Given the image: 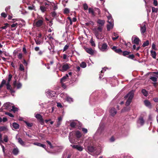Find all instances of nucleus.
Here are the masks:
<instances>
[{
    "mask_svg": "<svg viewBox=\"0 0 158 158\" xmlns=\"http://www.w3.org/2000/svg\"><path fill=\"white\" fill-rule=\"evenodd\" d=\"M102 28L101 26H98L97 28L93 29L94 33L97 39H102L103 37L102 35Z\"/></svg>",
    "mask_w": 158,
    "mask_h": 158,
    "instance_id": "1",
    "label": "nucleus"
},
{
    "mask_svg": "<svg viewBox=\"0 0 158 158\" xmlns=\"http://www.w3.org/2000/svg\"><path fill=\"white\" fill-rule=\"evenodd\" d=\"M44 24V19L42 17L38 18L35 20L34 24L35 26L37 27H40L43 25Z\"/></svg>",
    "mask_w": 158,
    "mask_h": 158,
    "instance_id": "2",
    "label": "nucleus"
},
{
    "mask_svg": "<svg viewBox=\"0 0 158 158\" xmlns=\"http://www.w3.org/2000/svg\"><path fill=\"white\" fill-rule=\"evenodd\" d=\"M134 96V93L133 91L130 92L127 95L124 97V98L128 99L126 102V105L127 106H129L131 103L132 100Z\"/></svg>",
    "mask_w": 158,
    "mask_h": 158,
    "instance_id": "3",
    "label": "nucleus"
},
{
    "mask_svg": "<svg viewBox=\"0 0 158 158\" xmlns=\"http://www.w3.org/2000/svg\"><path fill=\"white\" fill-rule=\"evenodd\" d=\"M99 48L101 51L106 52L109 49V47L106 43H104L100 44L99 45Z\"/></svg>",
    "mask_w": 158,
    "mask_h": 158,
    "instance_id": "4",
    "label": "nucleus"
},
{
    "mask_svg": "<svg viewBox=\"0 0 158 158\" xmlns=\"http://www.w3.org/2000/svg\"><path fill=\"white\" fill-rule=\"evenodd\" d=\"M69 65V64L67 63H64L62 65H60L58 67V69L62 72L65 71L70 68Z\"/></svg>",
    "mask_w": 158,
    "mask_h": 158,
    "instance_id": "5",
    "label": "nucleus"
},
{
    "mask_svg": "<svg viewBox=\"0 0 158 158\" xmlns=\"http://www.w3.org/2000/svg\"><path fill=\"white\" fill-rule=\"evenodd\" d=\"M13 86L14 89L16 88L17 89H18L21 88L22 84L19 82L17 81H15L13 82Z\"/></svg>",
    "mask_w": 158,
    "mask_h": 158,
    "instance_id": "6",
    "label": "nucleus"
},
{
    "mask_svg": "<svg viewBox=\"0 0 158 158\" xmlns=\"http://www.w3.org/2000/svg\"><path fill=\"white\" fill-rule=\"evenodd\" d=\"M132 43L136 45L139 44V41H140L139 39L135 35L133 36L131 38Z\"/></svg>",
    "mask_w": 158,
    "mask_h": 158,
    "instance_id": "7",
    "label": "nucleus"
},
{
    "mask_svg": "<svg viewBox=\"0 0 158 158\" xmlns=\"http://www.w3.org/2000/svg\"><path fill=\"white\" fill-rule=\"evenodd\" d=\"M146 23L145 22L143 23L142 24H140V31L141 33L142 34H143L146 32Z\"/></svg>",
    "mask_w": 158,
    "mask_h": 158,
    "instance_id": "8",
    "label": "nucleus"
},
{
    "mask_svg": "<svg viewBox=\"0 0 158 158\" xmlns=\"http://www.w3.org/2000/svg\"><path fill=\"white\" fill-rule=\"evenodd\" d=\"M86 149V151L89 153L93 152L96 150V148L92 146H89L87 147Z\"/></svg>",
    "mask_w": 158,
    "mask_h": 158,
    "instance_id": "9",
    "label": "nucleus"
},
{
    "mask_svg": "<svg viewBox=\"0 0 158 158\" xmlns=\"http://www.w3.org/2000/svg\"><path fill=\"white\" fill-rule=\"evenodd\" d=\"M104 125L102 123H100L99 127H98L97 132L101 134L103 131Z\"/></svg>",
    "mask_w": 158,
    "mask_h": 158,
    "instance_id": "10",
    "label": "nucleus"
},
{
    "mask_svg": "<svg viewBox=\"0 0 158 158\" xmlns=\"http://www.w3.org/2000/svg\"><path fill=\"white\" fill-rule=\"evenodd\" d=\"M35 117L41 123L43 124L44 123V121L42 116L39 114H35Z\"/></svg>",
    "mask_w": 158,
    "mask_h": 158,
    "instance_id": "11",
    "label": "nucleus"
},
{
    "mask_svg": "<svg viewBox=\"0 0 158 158\" xmlns=\"http://www.w3.org/2000/svg\"><path fill=\"white\" fill-rule=\"evenodd\" d=\"M84 48L87 52L91 55H93L94 51L91 48L85 47Z\"/></svg>",
    "mask_w": 158,
    "mask_h": 158,
    "instance_id": "12",
    "label": "nucleus"
},
{
    "mask_svg": "<svg viewBox=\"0 0 158 158\" xmlns=\"http://www.w3.org/2000/svg\"><path fill=\"white\" fill-rule=\"evenodd\" d=\"M138 125L140 126L143 125L144 123V121L142 117H140L137 122Z\"/></svg>",
    "mask_w": 158,
    "mask_h": 158,
    "instance_id": "13",
    "label": "nucleus"
},
{
    "mask_svg": "<svg viewBox=\"0 0 158 158\" xmlns=\"http://www.w3.org/2000/svg\"><path fill=\"white\" fill-rule=\"evenodd\" d=\"M71 146H72L73 148L76 149L80 151H81L83 150V148L80 145H71Z\"/></svg>",
    "mask_w": 158,
    "mask_h": 158,
    "instance_id": "14",
    "label": "nucleus"
},
{
    "mask_svg": "<svg viewBox=\"0 0 158 158\" xmlns=\"http://www.w3.org/2000/svg\"><path fill=\"white\" fill-rule=\"evenodd\" d=\"M63 117L60 116L58 118L57 121V124L56 127H59L61 124V122L62 120Z\"/></svg>",
    "mask_w": 158,
    "mask_h": 158,
    "instance_id": "15",
    "label": "nucleus"
},
{
    "mask_svg": "<svg viewBox=\"0 0 158 158\" xmlns=\"http://www.w3.org/2000/svg\"><path fill=\"white\" fill-rule=\"evenodd\" d=\"M6 88L7 89L9 90L11 94H12L13 93H14L15 91L12 88L11 86L10 85L9 82H7L6 84Z\"/></svg>",
    "mask_w": 158,
    "mask_h": 158,
    "instance_id": "16",
    "label": "nucleus"
},
{
    "mask_svg": "<svg viewBox=\"0 0 158 158\" xmlns=\"http://www.w3.org/2000/svg\"><path fill=\"white\" fill-rule=\"evenodd\" d=\"M12 106H13L12 104L8 102L5 103L4 104L3 106L4 107V109H8L10 108V107H12Z\"/></svg>",
    "mask_w": 158,
    "mask_h": 158,
    "instance_id": "17",
    "label": "nucleus"
},
{
    "mask_svg": "<svg viewBox=\"0 0 158 158\" xmlns=\"http://www.w3.org/2000/svg\"><path fill=\"white\" fill-rule=\"evenodd\" d=\"M145 105L149 108H151V105L150 102L148 100H145L144 101Z\"/></svg>",
    "mask_w": 158,
    "mask_h": 158,
    "instance_id": "18",
    "label": "nucleus"
},
{
    "mask_svg": "<svg viewBox=\"0 0 158 158\" xmlns=\"http://www.w3.org/2000/svg\"><path fill=\"white\" fill-rule=\"evenodd\" d=\"M97 23L99 25L98 26H101L102 28L105 23V21L103 20L98 19L97 21Z\"/></svg>",
    "mask_w": 158,
    "mask_h": 158,
    "instance_id": "19",
    "label": "nucleus"
},
{
    "mask_svg": "<svg viewBox=\"0 0 158 158\" xmlns=\"http://www.w3.org/2000/svg\"><path fill=\"white\" fill-rule=\"evenodd\" d=\"M18 142L22 146L24 147L26 146L25 145V143L23 141L21 138H18Z\"/></svg>",
    "mask_w": 158,
    "mask_h": 158,
    "instance_id": "20",
    "label": "nucleus"
},
{
    "mask_svg": "<svg viewBox=\"0 0 158 158\" xmlns=\"http://www.w3.org/2000/svg\"><path fill=\"white\" fill-rule=\"evenodd\" d=\"M89 13V14H91L93 16H95V12L92 8H89L88 9Z\"/></svg>",
    "mask_w": 158,
    "mask_h": 158,
    "instance_id": "21",
    "label": "nucleus"
},
{
    "mask_svg": "<svg viewBox=\"0 0 158 158\" xmlns=\"http://www.w3.org/2000/svg\"><path fill=\"white\" fill-rule=\"evenodd\" d=\"M110 113L112 116H114L116 114L117 112L116 110L114 108H111L110 111Z\"/></svg>",
    "mask_w": 158,
    "mask_h": 158,
    "instance_id": "22",
    "label": "nucleus"
},
{
    "mask_svg": "<svg viewBox=\"0 0 158 158\" xmlns=\"http://www.w3.org/2000/svg\"><path fill=\"white\" fill-rule=\"evenodd\" d=\"M12 152L15 155H17L19 152V150L17 147L15 148L13 150Z\"/></svg>",
    "mask_w": 158,
    "mask_h": 158,
    "instance_id": "23",
    "label": "nucleus"
},
{
    "mask_svg": "<svg viewBox=\"0 0 158 158\" xmlns=\"http://www.w3.org/2000/svg\"><path fill=\"white\" fill-rule=\"evenodd\" d=\"M68 77V74H66L65 76H64L60 80V82L62 83L65 82L66 81V80L67 78Z\"/></svg>",
    "mask_w": 158,
    "mask_h": 158,
    "instance_id": "24",
    "label": "nucleus"
},
{
    "mask_svg": "<svg viewBox=\"0 0 158 158\" xmlns=\"http://www.w3.org/2000/svg\"><path fill=\"white\" fill-rule=\"evenodd\" d=\"M114 26L113 24L109 23L107 25V28L108 31H110L111 29H112L113 28Z\"/></svg>",
    "mask_w": 158,
    "mask_h": 158,
    "instance_id": "25",
    "label": "nucleus"
},
{
    "mask_svg": "<svg viewBox=\"0 0 158 158\" xmlns=\"http://www.w3.org/2000/svg\"><path fill=\"white\" fill-rule=\"evenodd\" d=\"M12 127L13 129V128L15 129H17L19 128V125L16 123H14L13 124Z\"/></svg>",
    "mask_w": 158,
    "mask_h": 158,
    "instance_id": "26",
    "label": "nucleus"
},
{
    "mask_svg": "<svg viewBox=\"0 0 158 158\" xmlns=\"http://www.w3.org/2000/svg\"><path fill=\"white\" fill-rule=\"evenodd\" d=\"M34 145L40 146L41 147L44 148L45 149L46 146L44 144H42L40 143H34Z\"/></svg>",
    "mask_w": 158,
    "mask_h": 158,
    "instance_id": "27",
    "label": "nucleus"
},
{
    "mask_svg": "<svg viewBox=\"0 0 158 158\" xmlns=\"http://www.w3.org/2000/svg\"><path fill=\"white\" fill-rule=\"evenodd\" d=\"M150 52L152 57L154 59H156V52L155 51H153L152 50H151L150 51Z\"/></svg>",
    "mask_w": 158,
    "mask_h": 158,
    "instance_id": "28",
    "label": "nucleus"
},
{
    "mask_svg": "<svg viewBox=\"0 0 158 158\" xmlns=\"http://www.w3.org/2000/svg\"><path fill=\"white\" fill-rule=\"evenodd\" d=\"M74 134H75L76 136L78 138H80L81 136V133L79 131H76L74 132Z\"/></svg>",
    "mask_w": 158,
    "mask_h": 158,
    "instance_id": "29",
    "label": "nucleus"
},
{
    "mask_svg": "<svg viewBox=\"0 0 158 158\" xmlns=\"http://www.w3.org/2000/svg\"><path fill=\"white\" fill-rule=\"evenodd\" d=\"M47 8V7H45L44 6H42L40 7V9L42 12H44L45 11Z\"/></svg>",
    "mask_w": 158,
    "mask_h": 158,
    "instance_id": "30",
    "label": "nucleus"
},
{
    "mask_svg": "<svg viewBox=\"0 0 158 158\" xmlns=\"http://www.w3.org/2000/svg\"><path fill=\"white\" fill-rule=\"evenodd\" d=\"M60 96L62 98L66 99L68 95L66 94L62 93L60 94Z\"/></svg>",
    "mask_w": 158,
    "mask_h": 158,
    "instance_id": "31",
    "label": "nucleus"
},
{
    "mask_svg": "<svg viewBox=\"0 0 158 158\" xmlns=\"http://www.w3.org/2000/svg\"><path fill=\"white\" fill-rule=\"evenodd\" d=\"M28 8L30 10H36L35 6L33 4H32L31 5L28 6Z\"/></svg>",
    "mask_w": 158,
    "mask_h": 158,
    "instance_id": "32",
    "label": "nucleus"
},
{
    "mask_svg": "<svg viewBox=\"0 0 158 158\" xmlns=\"http://www.w3.org/2000/svg\"><path fill=\"white\" fill-rule=\"evenodd\" d=\"M73 132L70 133L69 134V141L71 143H73L74 142V141L72 140L71 137L72 135H73Z\"/></svg>",
    "mask_w": 158,
    "mask_h": 158,
    "instance_id": "33",
    "label": "nucleus"
},
{
    "mask_svg": "<svg viewBox=\"0 0 158 158\" xmlns=\"http://www.w3.org/2000/svg\"><path fill=\"white\" fill-rule=\"evenodd\" d=\"M130 110V108L129 107H125L122 110V112L128 111Z\"/></svg>",
    "mask_w": 158,
    "mask_h": 158,
    "instance_id": "34",
    "label": "nucleus"
},
{
    "mask_svg": "<svg viewBox=\"0 0 158 158\" xmlns=\"http://www.w3.org/2000/svg\"><path fill=\"white\" fill-rule=\"evenodd\" d=\"M67 101L68 102H73V99L70 97H69L68 96H67V98L66 99Z\"/></svg>",
    "mask_w": 158,
    "mask_h": 158,
    "instance_id": "35",
    "label": "nucleus"
},
{
    "mask_svg": "<svg viewBox=\"0 0 158 158\" xmlns=\"http://www.w3.org/2000/svg\"><path fill=\"white\" fill-rule=\"evenodd\" d=\"M80 66L82 68H85L86 66V63L84 62H82L80 65Z\"/></svg>",
    "mask_w": 158,
    "mask_h": 158,
    "instance_id": "36",
    "label": "nucleus"
},
{
    "mask_svg": "<svg viewBox=\"0 0 158 158\" xmlns=\"http://www.w3.org/2000/svg\"><path fill=\"white\" fill-rule=\"evenodd\" d=\"M113 35L115 37H112V39L113 40H115L118 38V36L117 34L115 32L113 33Z\"/></svg>",
    "mask_w": 158,
    "mask_h": 158,
    "instance_id": "37",
    "label": "nucleus"
},
{
    "mask_svg": "<svg viewBox=\"0 0 158 158\" xmlns=\"http://www.w3.org/2000/svg\"><path fill=\"white\" fill-rule=\"evenodd\" d=\"M142 93L145 96H147L148 95L147 92L144 89H143L142 90Z\"/></svg>",
    "mask_w": 158,
    "mask_h": 158,
    "instance_id": "38",
    "label": "nucleus"
},
{
    "mask_svg": "<svg viewBox=\"0 0 158 158\" xmlns=\"http://www.w3.org/2000/svg\"><path fill=\"white\" fill-rule=\"evenodd\" d=\"M77 124V123L73 121L71 123L70 126L71 127H74Z\"/></svg>",
    "mask_w": 158,
    "mask_h": 158,
    "instance_id": "39",
    "label": "nucleus"
},
{
    "mask_svg": "<svg viewBox=\"0 0 158 158\" xmlns=\"http://www.w3.org/2000/svg\"><path fill=\"white\" fill-rule=\"evenodd\" d=\"M19 69L21 71H24V66L22 64H19Z\"/></svg>",
    "mask_w": 158,
    "mask_h": 158,
    "instance_id": "40",
    "label": "nucleus"
},
{
    "mask_svg": "<svg viewBox=\"0 0 158 158\" xmlns=\"http://www.w3.org/2000/svg\"><path fill=\"white\" fill-rule=\"evenodd\" d=\"M149 44L148 41L147 40L143 43L142 46L143 47H145V46H148Z\"/></svg>",
    "mask_w": 158,
    "mask_h": 158,
    "instance_id": "41",
    "label": "nucleus"
},
{
    "mask_svg": "<svg viewBox=\"0 0 158 158\" xmlns=\"http://www.w3.org/2000/svg\"><path fill=\"white\" fill-rule=\"evenodd\" d=\"M150 79L153 81L156 82L157 81V78L154 77H152L150 78Z\"/></svg>",
    "mask_w": 158,
    "mask_h": 158,
    "instance_id": "42",
    "label": "nucleus"
},
{
    "mask_svg": "<svg viewBox=\"0 0 158 158\" xmlns=\"http://www.w3.org/2000/svg\"><path fill=\"white\" fill-rule=\"evenodd\" d=\"M7 127L5 126H0V131H2L6 130Z\"/></svg>",
    "mask_w": 158,
    "mask_h": 158,
    "instance_id": "43",
    "label": "nucleus"
},
{
    "mask_svg": "<svg viewBox=\"0 0 158 158\" xmlns=\"http://www.w3.org/2000/svg\"><path fill=\"white\" fill-rule=\"evenodd\" d=\"M12 109H11V110L13 111L14 112H15L16 111H17L18 110V109L17 108H15L13 106H12Z\"/></svg>",
    "mask_w": 158,
    "mask_h": 158,
    "instance_id": "44",
    "label": "nucleus"
},
{
    "mask_svg": "<svg viewBox=\"0 0 158 158\" xmlns=\"http://www.w3.org/2000/svg\"><path fill=\"white\" fill-rule=\"evenodd\" d=\"M25 122L27 127H31L32 126L33 124L31 123H29L26 121H25Z\"/></svg>",
    "mask_w": 158,
    "mask_h": 158,
    "instance_id": "45",
    "label": "nucleus"
},
{
    "mask_svg": "<svg viewBox=\"0 0 158 158\" xmlns=\"http://www.w3.org/2000/svg\"><path fill=\"white\" fill-rule=\"evenodd\" d=\"M130 52H128L127 51H124L123 52V55L124 56H126V55H128L130 54Z\"/></svg>",
    "mask_w": 158,
    "mask_h": 158,
    "instance_id": "46",
    "label": "nucleus"
},
{
    "mask_svg": "<svg viewBox=\"0 0 158 158\" xmlns=\"http://www.w3.org/2000/svg\"><path fill=\"white\" fill-rule=\"evenodd\" d=\"M158 11V9L157 8H155L154 7H152V12H156V13Z\"/></svg>",
    "mask_w": 158,
    "mask_h": 158,
    "instance_id": "47",
    "label": "nucleus"
},
{
    "mask_svg": "<svg viewBox=\"0 0 158 158\" xmlns=\"http://www.w3.org/2000/svg\"><path fill=\"white\" fill-rule=\"evenodd\" d=\"M84 9L85 10H87L88 9V6L86 3H84L83 5Z\"/></svg>",
    "mask_w": 158,
    "mask_h": 158,
    "instance_id": "48",
    "label": "nucleus"
},
{
    "mask_svg": "<svg viewBox=\"0 0 158 158\" xmlns=\"http://www.w3.org/2000/svg\"><path fill=\"white\" fill-rule=\"evenodd\" d=\"M69 9L67 8H65L64 10V13L65 14H67L69 13Z\"/></svg>",
    "mask_w": 158,
    "mask_h": 158,
    "instance_id": "49",
    "label": "nucleus"
},
{
    "mask_svg": "<svg viewBox=\"0 0 158 158\" xmlns=\"http://www.w3.org/2000/svg\"><path fill=\"white\" fill-rule=\"evenodd\" d=\"M90 43L92 46L95 47V44L94 43V41L92 39H91L90 40Z\"/></svg>",
    "mask_w": 158,
    "mask_h": 158,
    "instance_id": "50",
    "label": "nucleus"
},
{
    "mask_svg": "<svg viewBox=\"0 0 158 158\" xmlns=\"http://www.w3.org/2000/svg\"><path fill=\"white\" fill-rule=\"evenodd\" d=\"M5 114L6 115H8L10 117H14V115L10 113H9V112H6L5 113Z\"/></svg>",
    "mask_w": 158,
    "mask_h": 158,
    "instance_id": "51",
    "label": "nucleus"
},
{
    "mask_svg": "<svg viewBox=\"0 0 158 158\" xmlns=\"http://www.w3.org/2000/svg\"><path fill=\"white\" fill-rule=\"evenodd\" d=\"M4 141L6 142H7L8 141V138L7 135H5L4 136Z\"/></svg>",
    "mask_w": 158,
    "mask_h": 158,
    "instance_id": "52",
    "label": "nucleus"
},
{
    "mask_svg": "<svg viewBox=\"0 0 158 158\" xmlns=\"http://www.w3.org/2000/svg\"><path fill=\"white\" fill-rule=\"evenodd\" d=\"M115 52L116 53H121L122 52V50L120 49H117L116 50H115Z\"/></svg>",
    "mask_w": 158,
    "mask_h": 158,
    "instance_id": "53",
    "label": "nucleus"
},
{
    "mask_svg": "<svg viewBox=\"0 0 158 158\" xmlns=\"http://www.w3.org/2000/svg\"><path fill=\"white\" fill-rule=\"evenodd\" d=\"M1 16L2 17L5 18L7 17V15L5 13L3 12L1 13Z\"/></svg>",
    "mask_w": 158,
    "mask_h": 158,
    "instance_id": "54",
    "label": "nucleus"
},
{
    "mask_svg": "<svg viewBox=\"0 0 158 158\" xmlns=\"http://www.w3.org/2000/svg\"><path fill=\"white\" fill-rule=\"evenodd\" d=\"M53 5H52V6H53V8L54 10H55L57 9L58 8L57 6L55 4V3H53Z\"/></svg>",
    "mask_w": 158,
    "mask_h": 158,
    "instance_id": "55",
    "label": "nucleus"
},
{
    "mask_svg": "<svg viewBox=\"0 0 158 158\" xmlns=\"http://www.w3.org/2000/svg\"><path fill=\"white\" fill-rule=\"evenodd\" d=\"M12 77V75L11 74H9L8 76V81L7 82H9L11 80V78Z\"/></svg>",
    "mask_w": 158,
    "mask_h": 158,
    "instance_id": "56",
    "label": "nucleus"
},
{
    "mask_svg": "<svg viewBox=\"0 0 158 158\" xmlns=\"http://www.w3.org/2000/svg\"><path fill=\"white\" fill-rule=\"evenodd\" d=\"M69 45H65L64 46V48L63 51H65L66 50H67L68 49V48H69Z\"/></svg>",
    "mask_w": 158,
    "mask_h": 158,
    "instance_id": "57",
    "label": "nucleus"
},
{
    "mask_svg": "<svg viewBox=\"0 0 158 158\" xmlns=\"http://www.w3.org/2000/svg\"><path fill=\"white\" fill-rule=\"evenodd\" d=\"M8 24L7 23H6L5 24L4 26H2L1 27V28L2 29H6L8 27Z\"/></svg>",
    "mask_w": 158,
    "mask_h": 158,
    "instance_id": "58",
    "label": "nucleus"
},
{
    "mask_svg": "<svg viewBox=\"0 0 158 158\" xmlns=\"http://www.w3.org/2000/svg\"><path fill=\"white\" fill-rule=\"evenodd\" d=\"M82 130L85 133H86L87 132V130L86 128H82Z\"/></svg>",
    "mask_w": 158,
    "mask_h": 158,
    "instance_id": "59",
    "label": "nucleus"
},
{
    "mask_svg": "<svg viewBox=\"0 0 158 158\" xmlns=\"http://www.w3.org/2000/svg\"><path fill=\"white\" fill-rule=\"evenodd\" d=\"M46 142L50 145V148H53V146H52L51 143H50V142L49 141L47 140L46 141Z\"/></svg>",
    "mask_w": 158,
    "mask_h": 158,
    "instance_id": "60",
    "label": "nucleus"
},
{
    "mask_svg": "<svg viewBox=\"0 0 158 158\" xmlns=\"http://www.w3.org/2000/svg\"><path fill=\"white\" fill-rule=\"evenodd\" d=\"M17 25H18L17 23H14V24H12L11 25V26L12 27H17Z\"/></svg>",
    "mask_w": 158,
    "mask_h": 158,
    "instance_id": "61",
    "label": "nucleus"
},
{
    "mask_svg": "<svg viewBox=\"0 0 158 158\" xmlns=\"http://www.w3.org/2000/svg\"><path fill=\"white\" fill-rule=\"evenodd\" d=\"M52 15L53 17H55L56 16V14L55 11H53L52 12Z\"/></svg>",
    "mask_w": 158,
    "mask_h": 158,
    "instance_id": "62",
    "label": "nucleus"
},
{
    "mask_svg": "<svg viewBox=\"0 0 158 158\" xmlns=\"http://www.w3.org/2000/svg\"><path fill=\"white\" fill-rule=\"evenodd\" d=\"M23 57L22 54L21 53H19L18 55V58L19 59H22Z\"/></svg>",
    "mask_w": 158,
    "mask_h": 158,
    "instance_id": "63",
    "label": "nucleus"
},
{
    "mask_svg": "<svg viewBox=\"0 0 158 158\" xmlns=\"http://www.w3.org/2000/svg\"><path fill=\"white\" fill-rule=\"evenodd\" d=\"M35 42L37 44H41V42L39 40H35Z\"/></svg>",
    "mask_w": 158,
    "mask_h": 158,
    "instance_id": "64",
    "label": "nucleus"
}]
</instances>
